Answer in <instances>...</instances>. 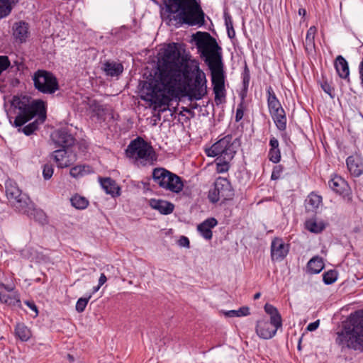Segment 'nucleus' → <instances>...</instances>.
Wrapping results in <instances>:
<instances>
[{"mask_svg": "<svg viewBox=\"0 0 363 363\" xmlns=\"http://www.w3.org/2000/svg\"><path fill=\"white\" fill-rule=\"evenodd\" d=\"M347 166L350 174L359 177L363 174V158L359 155L350 156L347 159Z\"/></svg>", "mask_w": 363, "mask_h": 363, "instance_id": "a211bd4d", "label": "nucleus"}, {"mask_svg": "<svg viewBox=\"0 0 363 363\" xmlns=\"http://www.w3.org/2000/svg\"><path fill=\"white\" fill-rule=\"evenodd\" d=\"M15 334L23 342L28 341L32 335L30 330L23 323H18L16 325Z\"/></svg>", "mask_w": 363, "mask_h": 363, "instance_id": "c756f323", "label": "nucleus"}, {"mask_svg": "<svg viewBox=\"0 0 363 363\" xmlns=\"http://www.w3.org/2000/svg\"><path fill=\"white\" fill-rule=\"evenodd\" d=\"M339 65H340V55H337L335 60L334 67L336 69V72L339 76H340V69L339 68Z\"/></svg>", "mask_w": 363, "mask_h": 363, "instance_id": "6e6d98bb", "label": "nucleus"}, {"mask_svg": "<svg viewBox=\"0 0 363 363\" xmlns=\"http://www.w3.org/2000/svg\"><path fill=\"white\" fill-rule=\"evenodd\" d=\"M179 243L182 247H189V240L186 237L182 236L179 240Z\"/></svg>", "mask_w": 363, "mask_h": 363, "instance_id": "5fc2aeb1", "label": "nucleus"}, {"mask_svg": "<svg viewBox=\"0 0 363 363\" xmlns=\"http://www.w3.org/2000/svg\"><path fill=\"white\" fill-rule=\"evenodd\" d=\"M343 183H344V184H345V186H347V182H344V181H342V184Z\"/></svg>", "mask_w": 363, "mask_h": 363, "instance_id": "774afa93", "label": "nucleus"}, {"mask_svg": "<svg viewBox=\"0 0 363 363\" xmlns=\"http://www.w3.org/2000/svg\"><path fill=\"white\" fill-rule=\"evenodd\" d=\"M68 357V359L70 360V361H73L74 360V357L73 356H72L71 354H68L67 355Z\"/></svg>", "mask_w": 363, "mask_h": 363, "instance_id": "338daca9", "label": "nucleus"}, {"mask_svg": "<svg viewBox=\"0 0 363 363\" xmlns=\"http://www.w3.org/2000/svg\"><path fill=\"white\" fill-rule=\"evenodd\" d=\"M3 286L4 287V289H5L8 292H12V291H13V289L12 287L6 286H5L4 284H3Z\"/></svg>", "mask_w": 363, "mask_h": 363, "instance_id": "052dcab7", "label": "nucleus"}, {"mask_svg": "<svg viewBox=\"0 0 363 363\" xmlns=\"http://www.w3.org/2000/svg\"><path fill=\"white\" fill-rule=\"evenodd\" d=\"M50 157L55 162L58 168H65L73 164L77 160L76 154L69 148H60L53 151Z\"/></svg>", "mask_w": 363, "mask_h": 363, "instance_id": "ddd939ff", "label": "nucleus"}, {"mask_svg": "<svg viewBox=\"0 0 363 363\" xmlns=\"http://www.w3.org/2000/svg\"><path fill=\"white\" fill-rule=\"evenodd\" d=\"M225 24L228 31V35L230 38H233L235 36V32L233 26V21L231 16L228 13H225Z\"/></svg>", "mask_w": 363, "mask_h": 363, "instance_id": "4c0bfd02", "label": "nucleus"}, {"mask_svg": "<svg viewBox=\"0 0 363 363\" xmlns=\"http://www.w3.org/2000/svg\"><path fill=\"white\" fill-rule=\"evenodd\" d=\"M0 301L9 306H16L20 303L19 296L16 293L8 294L0 291Z\"/></svg>", "mask_w": 363, "mask_h": 363, "instance_id": "2f4dec72", "label": "nucleus"}, {"mask_svg": "<svg viewBox=\"0 0 363 363\" xmlns=\"http://www.w3.org/2000/svg\"><path fill=\"white\" fill-rule=\"evenodd\" d=\"M193 39L201 56L205 57V62L211 70L214 100L216 105H219L225 97L222 49L216 40L207 32L199 31L193 35Z\"/></svg>", "mask_w": 363, "mask_h": 363, "instance_id": "f03ea898", "label": "nucleus"}, {"mask_svg": "<svg viewBox=\"0 0 363 363\" xmlns=\"http://www.w3.org/2000/svg\"><path fill=\"white\" fill-rule=\"evenodd\" d=\"M261 294L260 293H256L255 295H254V299L256 300V299H258L259 297H260Z\"/></svg>", "mask_w": 363, "mask_h": 363, "instance_id": "0e129e2a", "label": "nucleus"}, {"mask_svg": "<svg viewBox=\"0 0 363 363\" xmlns=\"http://www.w3.org/2000/svg\"><path fill=\"white\" fill-rule=\"evenodd\" d=\"M316 33L317 28L315 26H311L307 30L303 45L305 51L308 55H313L315 53V36Z\"/></svg>", "mask_w": 363, "mask_h": 363, "instance_id": "412c9836", "label": "nucleus"}, {"mask_svg": "<svg viewBox=\"0 0 363 363\" xmlns=\"http://www.w3.org/2000/svg\"><path fill=\"white\" fill-rule=\"evenodd\" d=\"M12 7L6 1L0 0V19L10 14Z\"/></svg>", "mask_w": 363, "mask_h": 363, "instance_id": "ea45409f", "label": "nucleus"}, {"mask_svg": "<svg viewBox=\"0 0 363 363\" xmlns=\"http://www.w3.org/2000/svg\"><path fill=\"white\" fill-rule=\"evenodd\" d=\"M282 325H277L272 320L262 319L257 322L256 333L262 339H270L275 335L277 330Z\"/></svg>", "mask_w": 363, "mask_h": 363, "instance_id": "4468645a", "label": "nucleus"}, {"mask_svg": "<svg viewBox=\"0 0 363 363\" xmlns=\"http://www.w3.org/2000/svg\"><path fill=\"white\" fill-rule=\"evenodd\" d=\"M269 160L274 162L278 163L281 160V152L279 149H270L268 154Z\"/></svg>", "mask_w": 363, "mask_h": 363, "instance_id": "37998d69", "label": "nucleus"}, {"mask_svg": "<svg viewBox=\"0 0 363 363\" xmlns=\"http://www.w3.org/2000/svg\"><path fill=\"white\" fill-rule=\"evenodd\" d=\"M23 214L27 215L29 218L34 219L36 222L41 225L48 223V218L45 213L41 209L35 208L33 203L29 212L23 213Z\"/></svg>", "mask_w": 363, "mask_h": 363, "instance_id": "bb28decb", "label": "nucleus"}, {"mask_svg": "<svg viewBox=\"0 0 363 363\" xmlns=\"http://www.w3.org/2000/svg\"><path fill=\"white\" fill-rule=\"evenodd\" d=\"M50 137L55 147L70 149L76 142L74 135L66 128L55 130Z\"/></svg>", "mask_w": 363, "mask_h": 363, "instance_id": "f8f14e48", "label": "nucleus"}, {"mask_svg": "<svg viewBox=\"0 0 363 363\" xmlns=\"http://www.w3.org/2000/svg\"><path fill=\"white\" fill-rule=\"evenodd\" d=\"M347 196V201H350L351 198L349 196V194H347V192H346L344 195H343V197L345 198V196Z\"/></svg>", "mask_w": 363, "mask_h": 363, "instance_id": "69168bd1", "label": "nucleus"}, {"mask_svg": "<svg viewBox=\"0 0 363 363\" xmlns=\"http://www.w3.org/2000/svg\"><path fill=\"white\" fill-rule=\"evenodd\" d=\"M90 108L93 113V116L96 117L99 121H105L106 116L108 113L109 109L96 100H93L90 103Z\"/></svg>", "mask_w": 363, "mask_h": 363, "instance_id": "b1692460", "label": "nucleus"}, {"mask_svg": "<svg viewBox=\"0 0 363 363\" xmlns=\"http://www.w3.org/2000/svg\"><path fill=\"white\" fill-rule=\"evenodd\" d=\"M91 296H92V294L88 295L86 297L79 298L77 300L75 308H76V311L78 313H82L85 310L89 301L91 298Z\"/></svg>", "mask_w": 363, "mask_h": 363, "instance_id": "58836bf2", "label": "nucleus"}, {"mask_svg": "<svg viewBox=\"0 0 363 363\" xmlns=\"http://www.w3.org/2000/svg\"><path fill=\"white\" fill-rule=\"evenodd\" d=\"M11 106L14 108L16 116L13 121L15 127H21L35 116L37 119L21 128L22 132L30 135L38 128L40 123H44L46 118V109L45 104L41 100L33 101L30 103L26 96H13Z\"/></svg>", "mask_w": 363, "mask_h": 363, "instance_id": "7ed1b4c3", "label": "nucleus"}, {"mask_svg": "<svg viewBox=\"0 0 363 363\" xmlns=\"http://www.w3.org/2000/svg\"><path fill=\"white\" fill-rule=\"evenodd\" d=\"M333 324L335 326H337V329L334 331V335L335 336V342L340 345V330H339L340 327V320L339 315L337 314H335L333 317Z\"/></svg>", "mask_w": 363, "mask_h": 363, "instance_id": "79ce46f5", "label": "nucleus"}, {"mask_svg": "<svg viewBox=\"0 0 363 363\" xmlns=\"http://www.w3.org/2000/svg\"><path fill=\"white\" fill-rule=\"evenodd\" d=\"M323 205V198L315 192H311L305 200L306 212L316 214Z\"/></svg>", "mask_w": 363, "mask_h": 363, "instance_id": "f3484780", "label": "nucleus"}, {"mask_svg": "<svg viewBox=\"0 0 363 363\" xmlns=\"http://www.w3.org/2000/svg\"><path fill=\"white\" fill-rule=\"evenodd\" d=\"M250 314V308L247 306H243L238 310H230L225 312L228 317H242Z\"/></svg>", "mask_w": 363, "mask_h": 363, "instance_id": "f704fd0d", "label": "nucleus"}, {"mask_svg": "<svg viewBox=\"0 0 363 363\" xmlns=\"http://www.w3.org/2000/svg\"><path fill=\"white\" fill-rule=\"evenodd\" d=\"M249 82V79L247 77H245L243 79V83L245 86H247Z\"/></svg>", "mask_w": 363, "mask_h": 363, "instance_id": "680f3d73", "label": "nucleus"}, {"mask_svg": "<svg viewBox=\"0 0 363 363\" xmlns=\"http://www.w3.org/2000/svg\"><path fill=\"white\" fill-rule=\"evenodd\" d=\"M6 196L9 201V203L11 207H18L21 206L18 203V201L16 199L18 196H20L25 193H23L22 191L19 189L17 184L12 181L8 180L6 182Z\"/></svg>", "mask_w": 363, "mask_h": 363, "instance_id": "dca6fc26", "label": "nucleus"}, {"mask_svg": "<svg viewBox=\"0 0 363 363\" xmlns=\"http://www.w3.org/2000/svg\"><path fill=\"white\" fill-rule=\"evenodd\" d=\"M245 109V104H243L242 102H240L238 105V108L236 110V113H235V121L236 122H239L240 121H241L242 119L243 116H244Z\"/></svg>", "mask_w": 363, "mask_h": 363, "instance_id": "de8ad7c7", "label": "nucleus"}, {"mask_svg": "<svg viewBox=\"0 0 363 363\" xmlns=\"http://www.w3.org/2000/svg\"><path fill=\"white\" fill-rule=\"evenodd\" d=\"M340 182V176L337 174H334L333 177L329 180L328 186L335 193L339 194V186Z\"/></svg>", "mask_w": 363, "mask_h": 363, "instance_id": "a19ab883", "label": "nucleus"}, {"mask_svg": "<svg viewBox=\"0 0 363 363\" xmlns=\"http://www.w3.org/2000/svg\"><path fill=\"white\" fill-rule=\"evenodd\" d=\"M325 225L322 222H317L315 219H308L305 223V228L313 233H321L325 229Z\"/></svg>", "mask_w": 363, "mask_h": 363, "instance_id": "473e14b6", "label": "nucleus"}, {"mask_svg": "<svg viewBox=\"0 0 363 363\" xmlns=\"http://www.w3.org/2000/svg\"><path fill=\"white\" fill-rule=\"evenodd\" d=\"M103 69L107 76L118 77L123 72V66L119 62L107 61L104 64Z\"/></svg>", "mask_w": 363, "mask_h": 363, "instance_id": "393cba45", "label": "nucleus"}, {"mask_svg": "<svg viewBox=\"0 0 363 363\" xmlns=\"http://www.w3.org/2000/svg\"><path fill=\"white\" fill-rule=\"evenodd\" d=\"M70 201L72 206L77 209H84L89 205V201L85 197L77 194L73 196Z\"/></svg>", "mask_w": 363, "mask_h": 363, "instance_id": "72a5a7b5", "label": "nucleus"}, {"mask_svg": "<svg viewBox=\"0 0 363 363\" xmlns=\"http://www.w3.org/2000/svg\"><path fill=\"white\" fill-rule=\"evenodd\" d=\"M28 23L24 21H19L16 23L13 26V36L16 40L22 43L26 41L28 37Z\"/></svg>", "mask_w": 363, "mask_h": 363, "instance_id": "5701e85b", "label": "nucleus"}, {"mask_svg": "<svg viewBox=\"0 0 363 363\" xmlns=\"http://www.w3.org/2000/svg\"><path fill=\"white\" fill-rule=\"evenodd\" d=\"M269 145L271 146L270 149H279V141L274 137H272L269 140Z\"/></svg>", "mask_w": 363, "mask_h": 363, "instance_id": "603ef678", "label": "nucleus"}, {"mask_svg": "<svg viewBox=\"0 0 363 363\" xmlns=\"http://www.w3.org/2000/svg\"><path fill=\"white\" fill-rule=\"evenodd\" d=\"M234 196V190L228 179L218 177L214 183V188L209 191L208 199L211 203H216L220 200L227 201Z\"/></svg>", "mask_w": 363, "mask_h": 363, "instance_id": "9b49d317", "label": "nucleus"}, {"mask_svg": "<svg viewBox=\"0 0 363 363\" xmlns=\"http://www.w3.org/2000/svg\"><path fill=\"white\" fill-rule=\"evenodd\" d=\"M267 105L271 116L277 128L284 131L286 128V113L272 86L267 89Z\"/></svg>", "mask_w": 363, "mask_h": 363, "instance_id": "6e6552de", "label": "nucleus"}, {"mask_svg": "<svg viewBox=\"0 0 363 363\" xmlns=\"http://www.w3.org/2000/svg\"><path fill=\"white\" fill-rule=\"evenodd\" d=\"M245 96H246L245 92L243 91V92H242L240 94V97H241V101L240 102H242L243 104H245Z\"/></svg>", "mask_w": 363, "mask_h": 363, "instance_id": "13d9d810", "label": "nucleus"}, {"mask_svg": "<svg viewBox=\"0 0 363 363\" xmlns=\"http://www.w3.org/2000/svg\"><path fill=\"white\" fill-rule=\"evenodd\" d=\"M16 200L18 201V203L21 206H18L19 208L12 207L14 211L21 213L29 212L30 209L32 208L33 201L26 194L18 196Z\"/></svg>", "mask_w": 363, "mask_h": 363, "instance_id": "a878e982", "label": "nucleus"}, {"mask_svg": "<svg viewBox=\"0 0 363 363\" xmlns=\"http://www.w3.org/2000/svg\"><path fill=\"white\" fill-rule=\"evenodd\" d=\"M283 169V167L280 164L274 166L272 172L271 179L272 180L279 179L281 177Z\"/></svg>", "mask_w": 363, "mask_h": 363, "instance_id": "49530a36", "label": "nucleus"}, {"mask_svg": "<svg viewBox=\"0 0 363 363\" xmlns=\"http://www.w3.org/2000/svg\"><path fill=\"white\" fill-rule=\"evenodd\" d=\"M166 11L179 24L201 27L205 24V13L197 0H163Z\"/></svg>", "mask_w": 363, "mask_h": 363, "instance_id": "20e7f679", "label": "nucleus"}, {"mask_svg": "<svg viewBox=\"0 0 363 363\" xmlns=\"http://www.w3.org/2000/svg\"><path fill=\"white\" fill-rule=\"evenodd\" d=\"M342 72L345 74V77L349 74V67L347 62L342 57Z\"/></svg>", "mask_w": 363, "mask_h": 363, "instance_id": "8fccbe9b", "label": "nucleus"}, {"mask_svg": "<svg viewBox=\"0 0 363 363\" xmlns=\"http://www.w3.org/2000/svg\"><path fill=\"white\" fill-rule=\"evenodd\" d=\"M11 65L9 57L6 55H0V74Z\"/></svg>", "mask_w": 363, "mask_h": 363, "instance_id": "a18cd8bd", "label": "nucleus"}, {"mask_svg": "<svg viewBox=\"0 0 363 363\" xmlns=\"http://www.w3.org/2000/svg\"><path fill=\"white\" fill-rule=\"evenodd\" d=\"M323 91L327 93L331 98L335 96L334 89L326 82L321 84Z\"/></svg>", "mask_w": 363, "mask_h": 363, "instance_id": "09e8293b", "label": "nucleus"}, {"mask_svg": "<svg viewBox=\"0 0 363 363\" xmlns=\"http://www.w3.org/2000/svg\"><path fill=\"white\" fill-rule=\"evenodd\" d=\"M102 189L107 194L116 197L120 195V187L116 182L110 177L99 178Z\"/></svg>", "mask_w": 363, "mask_h": 363, "instance_id": "4be33fe9", "label": "nucleus"}, {"mask_svg": "<svg viewBox=\"0 0 363 363\" xmlns=\"http://www.w3.org/2000/svg\"><path fill=\"white\" fill-rule=\"evenodd\" d=\"M94 172L93 168L88 164L76 165L70 169L69 174L74 178H79Z\"/></svg>", "mask_w": 363, "mask_h": 363, "instance_id": "cd10ccee", "label": "nucleus"}, {"mask_svg": "<svg viewBox=\"0 0 363 363\" xmlns=\"http://www.w3.org/2000/svg\"><path fill=\"white\" fill-rule=\"evenodd\" d=\"M236 143L237 139L233 140L231 135H227L206 149V153L208 157L218 156L227 160H232L236 153Z\"/></svg>", "mask_w": 363, "mask_h": 363, "instance_id": "0eeeda50", "label": "nucleus"}, {"mask_svg": "<svg viewBox=\"0 0 363 363\" xmlns=\"http://www.w3.org/2000/svg\"><path fill=\"white\" fill-rule=\"evenodd\" d=\"M264 308L265 312L270 315V320L277 325H282L281 317L277 308L269 303H266Z\"/></svg>", "mask_w": 363, "mask_h": 363, "instance_id": "7c9ffc66", "label": "nucleus"}, {"mask_svg": "<svg viewBox=\"0 0 363 363\" xmlns=\"http://www.w3.org/2000/svg\"><path fill=\"white\" fill-rule=\"evenodd\" d=\"M342 327L347 347L363 350V310L350 314Z\"/></svg>", "mask_w": 363, "mask_h": 363, "instance_id": "39448f33", "label": "nucleus"}, {"mask_svg": "<svg viewBox=\"0 0 363 363\" xmlns=\"http://www.w3.org/2000/svg\"><path fill=\"white\" fill-rule=\"evenodd\" d=\"M319 324H320L319 320H317L313 323H311L308 325L307 330L308 331H314L318 328Z\"/></svg>", "mask_w": 363, "mask_h": 363, "instance_id": "3c124183", "label": "nucleus"}, {"mask_svg": "<svg viewBox=\"0 0 363 363\" xmlns=\"http://www.w3.org/2000/svg\"><path fill=\"white\" fill-rule=\"evenodd\" d=\"M158 72L150 81L141 99L155 105V109L164 111L174 96L186 91L190 100H200L207 94L206 79L203 72L196 67L194 81L191 83L188 59L182 55L176 43L164 49Z\"/></svg>", "mask_w": 363, "mask_h": 363, "instance_id": "f257e3e1", "label": "nucleus"}, {"mask_svg": "<svg viewBox=\"0 0 363 363\" xmlns=\"http://www.w3.org/2000/svg\"><path fill=\"white\" fill-rule=\"evenodd\" d=\"M107 279H106V277L104 274H101L100 277H99V286H101L104 284L106 283Z\"/></svg>", "mask_w": 363, "mask_h": 363, "instance_id": "4d7b16f0", "label": "nucleus"}, {"mask_svg": "<svg viewBox=\"0 0 363 363\" xmlns=\"http://www.w3.org/2000/svg\"><path fill=\"white\" fill-rule=\"evenodd\" d=\"M54 169L51 164H45L43 166V175L45 179H49L53 174Z\"/></svg>", "mask_w": 363, "mask_h": 363, "instance_id": "c03bdc74", "label": "nucleus"}, {"mask_svg": "<svg viewBox=\"0 0 363 363\" xmlns=\"http://www.w3.org/2000/svg\"><path fill=\"white\" fill-rule=\"evenodd\" d=\"M25 303L33 311L35 312V315H37L38 313V308L33 301H27Z\"/></svg>", "mask_w": 363, "mask_h": 363, "instance_id": "864d4df0", "label": "nucleus"}, {"mask_svg": "<svg viewBox=\"0 0 363 363\" xmlns=\"http://www.w3.org/2000/svg\"><path fill=\"white\" fill-rule=\"evenodd\" d=\"M101 286H99V285L98 284L97 286H94L93 288V291H92V294H94L96 293L99 289H100Z\"/></svg>", "mask_w": 363, "mask_h": 363, "instance_id": "e2e57ef3", "label": "nucleus"}, {"mask_svg": "<svg viewBox=\"0 0 363 363\" xmlns=\"http://www.w3.org/2000/svg\"><path fill=\"white\" fill-rule=\"evenodd\" d=\"M152 179L160 187L174 193L180 192L184 187L181 177L164 168L154 169Z\"/></svg>", "mask_w": 363, "mask_h": 363, "instance_id": "423d86ee", "label": "nucleus"}, {"mask_svg": "<svg viewBox=\"0 0 363 363\" xmlns=\"http://www.w3.org/2000/svg\"><path fill=\"white\" fill-rule=\"evenodd\" d=\"M35 88L43 94H52L59 89L55 76L46 70L39 69L33 76Z\"/></svg>", "mask_w": 363, "mask_h": 363, "instance_id": "1a4fd4ad", "label": "nucleus"}, {"mask_svg": "<svg viewBox=\"0 0 363 363\" xmlns=\"http://www.w3.org/2000/svg\"><path fill=\"white\" fill-rule=\"evenodd\" d=\"M149 205L163 215L170 214L174 209V205L172 203L162 199H151L149 201Z\"/></svg>", "mask_w": 363, "mask_h": 363, "instance_id": "6ab92c4d", "label": "nucleus"}, {"mask_svg": "<svg viewBox=\"0 0 363 363\" xmlns=\"http://www.w3.org/2000/svg\"><path fill=\"white\" fill-rule=\"evenodd\" d=\"M337 272L335 270H329L323 274V279L325 284H331L337 279Z\"/></svg>", "mask_w": 363, "mask_h": 363, "instance_id": "e433bc0d", "label": "nucleus"}, {"mask_svg": "<svg viewBox=\"0 0 363 363\" xmlns=\"http://www.w3.org/2000/svg\"><path fill=\"white\" fill-rule=\"evenodd\" d=\"M218 224L214 218H208L197 226V230L206 240H211L213 236L211 229Z\"/></svg>", "mask_w": 363, "mask_h": 363, "instance_id": "aec40b11", "label": "nucleus"}, {"mask_svg": "<svg viewBox=\"0 0 363 363\" xmlns=\"http://www.w3.org/2000/svg\"><path fill=\"white\" fill-rule=\"evenodd\" d=\"M216 160L218 161L216 163V172L218 173H224L228 171L229 163L231 160H227L223 157H217Z\"/></svg>", "mask_w": 363, "mask_h": 363, "instance_id": "c9c22d12", "label": "nucleus"}, {"mask_svg": "<svg viewBox=\"0 0 363 363\" xmlns=\"http://www.w3.org/2000/svg\"><path fill=\"white\" fill-rule=\"evenodd\" d=\"M308 270L311 274H318L324 268L323 260L321 257H314L308 262Z\"/></svg>", "mask_w": 363, "mask_h": 363, "instance_id": "c85d7f7f", "label": "nucleus"}, {"mask_svg": "<svg viewBox=\"0 0 363 363\" xmlns=\"http://www.w3.org/2000/svg\"><path fill=\"white\" fill-rule=\"evenodd\" d=\"M306 13V9H298V14L299 15L305 16Z\"/></svg>", "mask_w": 363, "mask_h": 363, "instance_id": "bf43d9fd", "label": "nucleus"}, {"mask_svg": "<svg viewBox=\"0 0 363 363\" xmlns=\"http://www.w3.org/2000/svg\"><path fill=\"white\" fill-rule=\"evenodd\" d=\"M289 245L286 244L281 238H275L271 244V257L272 261L283 260L289 252Z\"/></svg>", "mask_w": 363, "mask_h": 363, "instance_id": "2eb2a0df", "label": "nucleus"}, {"mask_svg": "<svg viewBox=\"0 0 363 363\" xmlns=\"http://www.w3.org/2000/svg\"><path fill=\"white\" fill-rule=\"evenodd\" d=\"M125 152L128 157L145 160H152L155 156L153 147L140 137L130 143Z\"/></svg>", "mask_w": 363, "mask_h": 363, "instance_id": "9d476101", "label": "nucleus"}]
</instances>
